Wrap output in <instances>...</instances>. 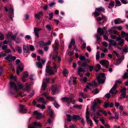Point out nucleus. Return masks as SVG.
I'll return each instance as SVG.
<instances>
[{"label":"nucleus","instance_id":"obj_35","mask_svg":"<svg viewBox=\"0 0 128 128\" xmlns=\"http://www.w3.org/2000/svg\"><path fill=\"white\" fill-rule=\"evenodd\" d=\"M86 121L88 124V123H90V126H92L93 125V123L92 122V121L91 119L89 118V117H88V118H87Z\"/></svg>","mask_w":128,"mask_h":128},{"label":"nucleus","instance_id":"obj_5","mask_svg":"<svg viewBox=\"0 0 128 128\" xmlns=\"http://www.w3.org/2000/svg\"><path fill=\"white\" fill-rule=\"evenodd\" d=\"M105 74L104 73H101L100 75H98L97 77V79L100 84L104 83L105 81L104 78L105 77Z\"/></svg>","mask_w":128,"mask_h":128},{"label":"nucleus","instance_id":"obj_34","mask_svg":"<svg viewBox=\"0 0 128 128\" xmlns=\"http://www.w3.org/2000/svg\"><path fill=\"white\" fill-rule=\"evenodd\" d=\"M49 92L48 91H47L45 92L42 94V95H44L47 98H49L50 97V96L48 95Z\"/></svg>","mask_w":128,"mask_h":128},{"label":"nucleus","instance_id":"obj_45","mask_svg":"<svg viewBox=\"0 0 128 128\" xmlns=\"http://www.w3.org/2000/svg\"><path fill=\"white\" fill-rule=\"evenodd\" d=\"M100 52H97L96 55V60H99L100 59Z\"/></svg>","mask_w":128,"mask_h":128},{"label":"nucleus","instance_id":"obj_36","mask_svg":"<svg viewBox=\"0 0 128 128\" xmlns=\"http://www.w3.org/2000/svg\"><path fill=\"white\" fill-rule=\"evenodd\" d=\"M52 90L53 92H56L58 91V88L56 86H54L52 88Z\"/></svg>","mask_w":128,"mask_h":128},{"label":"nucleus","instance_id":"obj_43","mask_svg":"<svg viewBox=\"0 0 128 128\" xmlns=\"http://www.w3.org/2000/svg\"><path fill=\"white\" fill-rule=\"evenodd\" d=\"M66 116L68 118L67 120V121L69 122H70L71 120V117L70 115L69 114H67Z\"/></svg>","mask_w":128,"mask_h":128},{"label":"nucleus","instance_id":"obj_23","mask_svg":"<svg viewBox=\"0 0 128 128\" xmlns=\"http://www.w3.org/2000/svg\"><path fill=\"white\" fill-rule=\"evenodd\" d=\"M70 97L69 98L64 97L61 98V100L63 102H68V104H70Z\"/></svg>","mask_w":128,"mask_h":128},{"label":"nucleus","instance_id":"obj_22","mask_svg":"<svg viewBox=\"0 0 128 128\" xmlns=\"http://www.w3.org/2000/svg\"><path fill=\"white\" fill-rule=\"evenodd\" d=\"M31 85L30 84H29L28 83L26 84L25 88L24 89L26 92H28L30 90V85Z\"/></svg>","mask_w":128,"mask_h":128},{"label":"nucleus","instance_id":"obj_46","mask_svg":"<svg viewBox=\"0 0 128 128\" xmlns=\"http://www.w3.org/2000/svg\"><path fill=\"white\" fill-rule=\"evenodd\" d=\"M9 13V14H13V12H14V10L11 7V8H10L9 10H8Z\"/></svg>","mask_w":128,"mask_h":128},{"label":"nucleus","instance_id":"obj_12","mask_svg":"<svg viewBox=\"0 0 128 128\" xmlns=\"http://www.w3.org/2000/svg\"><path fill=\"white\" fill-rule=\"evenodd\" d=\"M116 85L114 84L112 88L110 90V92L112 94V96H114L116 94L117 92V91L116 90Z\"/></svg>","mask_w":128,"mask_h":128},{"label":"nucleus","instance_id":"obj_52","mask_svg":"<svg viewBox=\"0 0 128 128\" xmlns=\"http://www.w3.org/2000/svg\"><path fill=\"white\" fill-rule=\"evenodd\" d=\"M82 107V106L81 105H76L74 106V108H78V109H81Z\"/></svg>","mask_w":128,"mask_h":128},{"label":"nucleus","instance_id":"obj_37","mask_svg":"<svg viewBox=\"0 0 128 128\" xmlns=\"http://www.w3.org/2000/svg\"><path fill=\"white\" fill-rule=\"evenodd\" d=\"M16 50L20 53H21L22 52V50H21L20 47L18 46H17L15 48Z\"/></svg>","mask_w":128,"mask_h":128},{"label":"nucleus","instance_id":"obj_8","mask_svg":"<svg viewBox=\"0 0 128 128\" xmlns=\"http://www.w3.org/2000/svg\"><path fill=\"white\" fill-rule=\"evenodd\" d=\"M16 58V57L15 56H12L11 54H8L5 57V59L9 61L12 62V61L15 60Z\"/></svg>","mask_w":128,"mask_h":128},{"label":"nucleus","instance_id":"obj_31","mask_svg":"<svg viewBox=\"0 0 128 128\" xmlns=\"http://www.w3.org/2000/svg\"><path fill=\"white\" fill-rule=\"evenodd\" d=\"M121 35L122 38L128 36V33H126L124 31H122L121 32Z\"/></svg>","mask_w":128,"mask_h":128},{"label":"nucleus","instance_id":"obj_11","mask_svg":"<svg viewBox=\"0 0 128 128\" xmlns=\"http://www.w3.org/2000/svg\"><path fill=\"white\" fill-rule=\"evenodd\" d=\"M24 65L22 64H20L16 68V73L18 74H19L20 72V71L22 72L23 70Z\"/></svg>","mask_w":128,"mask_h":128},{"label":"nucleus","instance_id":"obj_41","mask_svg":"<svg viewBox=\"0 0 128 128\" xmlns=\"http://www.w3.org/2000/svg\"><path fill=\"white\" fill-rule=\"evenodd\" d=\"M109 32L110 34H112L113 33L115 34H117L118 33V32L116 30L112 31L111 29L110 30H109Z\"/></svg>","mask_w":128,"mask_h":128},{"label":"nucleus","instance_id":"obj_64","mask_svg":"<svg viewBox=\"0 0 128 128\" xmlns=\"http://www.w3.org/2000/svg\"><path fill=\"white\" fill-rule=\"evenodd\" d=\"M109 104V103H108L105 102L104 103V105L103 106L104 108H106L108 107Z\"/></svg>","mask_w":128,"mask_h":128},{"label":"nucleus","instance_id":"obj_17","mask_svg":"<svg viewBox=\"0 0 128 128\" xmlns=\"http://www.w3.org/2000/svg\"><path fill=\"white\" fill-rule=\"evenodd\" d=\"M43 12L42 11H40L38 13L35 14V18L38 20H39L40 18L42 16Z\"/></svg>","mask_w":128,"mask_h":128},{"label":"nucleus","instance_id":"obj_13","mask_svg":"<svg viewBox=\"0 0 128 128\" xmlns=\"http://www.w3.org/2000/svg\"><path fill=\"white\" fill-rule=\"evenodd\" d=\"M34 114L35 117L37 119H39L42 118L41 114L38 112L37 110L34 112Z\"/></svg>","mask_w":128,"mask_h":128},{"label":"nucleus","instance_id":"obj_25","mask_svg":"<svg viewBox=\"0 0 128 128\" xmlns=\"http://www.w3.org/2000/svg\"><path fill=\"white\" fill-rule=\"evenodd\" d=\"M72 118L73 120H80V117L79 116L76 115H73Z\"/></svg>","mask_w":128,"mask_h":128},{"label":"nucleus","instance_id":"obj_38","mask_svg":"<svg viewBox=\"0 0 128 128\" xmlns=\"http://www.w3.org/2000/svg\"><path fill=\"white\" fill-rule=\"evenodd\" d=\"M36 107L38 108H40V109H42L45 108V106L44 105H41L39 104H37Z\"/></svg>","mask_w":128,"mask_h":128},{"label":"nucleus","instance_id":"obj_4","mask_svg":"<svg viewBox=\"0 0 128 128\" xmlns=\"http://www.w3.org/2000/svg\"><path fill=\"white\" fill-rule=\"evenodd\" d=\"M37 60L38 62H36V64L37 66L39 68H42V65H44L46 62V59L45 58H42L40 59V57L39 56H37Z\"/></svg>","mask_w":128,"mask_h":128},{"label":"nucleus","instance_id":"obj_60","mask_svg":"<svg viewBox=\"0 0 128 128\" xmlns=\"http://www.w3.org/2000/svg\"><path fill=\"white\" fill-rule=\"evenodd\" d=\"M54 104L55 107L56 108H58L59 106V105L58 103L56 101L54 102Z\"/></svg>","mask_w":128,"mask_h":128},{"label":"nucleus","instance_id":"obj_6","mask_svg":"<svg viewBox=\"0 0 128 128\" xmlns=\"http://www.w3.org/2000/svg\"><path fill=\"white\" fill-rule=\"evenodd\" d=\"M104 9L102 7L96 8L94 12V14L95 16H98L100 15V12H104Z\"/></svg>","mask_w":128,"mask_h":128},{"label":"nucleus","instance_id":"obj_56","mask_svg":"<svg viewBox=\"0 0 128 128\" xmlns=\"http://www.w3.org/2000/svg\"><path fill=\"white\" fill-rule=\"evenodd\" d=\"M53 14L52 12H50L48 14V15L49 16V17L48 18V19L49 20H51L52 18L53 17Z\"/></svg>","mask_w":128,"mask_h":128},{"label":"nucleus","instance_id":"obj_48","mask_svg":"<svg viewBox=\"0 0 128 128\" xmlns=\"http://www.w3.org/2000/svg\"><path fill=\"white\" fill-rule=\"evenodd\" d=\"M68 70H64L63 72L64 75L65 76H67L68 74Z\"/></svg>","mask_w":128,"mask_h":128},{"label":"nucleus","instance_id":"obj_53","mask_svg":"<svg viewBox=\"0 0 128 128\" xmlns=\"http://www.w3.org/2000/svg\"><path fill=\"white\" fill-rule=\"evenodd\" d=\"M70 103H72L73 104H74L75 101L74 100H72V97H70Z\"/></svg>","mask_w":128,"mask_h":128},{"label":"nucleus","instance_id":"obj_16","mask_svg":"<svg viewBox=\"0 0 128 128\" xmlns=\"http://www.w3.org/2000/svg\"><path fill=\"white\" fill-rule=\"evenodd\" d=\"M16 36V35H12V33L11 32H8L6 35V37L8 38H11L12 40H14Z\"/></svg>","mask_w":128,"mask_h":128},{"label":"nucleus","instance_id":"obj_62","mask_svg":"<svg viewBox=\"0 0 128 128\" xmlns=\"http://www.w3.org/2000/svg\"><path fill=\"white\" fill-rule=\"evenodd\" d=\"M51 41L49 40L48 42H45L44 43V46H47L48 45H50L51 43Z\"/></svg>","mask_w":128,"mask_h":128},{"label":"nucleus","instance_id":"obj_1","mask_svg":"<svg viewBox=\"0 0 128 128\" xmlns=\"http://www.w3.org/2000/svg\"><path fill=\"white\" fill-rule=\"evenodd\" d=\"M10 84L11 88L14 89L16 90L17 94L20 95L21 97H23L24 96V94H21L20 92L18 91V90L23 89V84L18 83V87H17L15 84L11 80L10 81Z\"/></svg>","mask_w":128,"mask_h":128},{"label":"nucleus","instance_id":"obj_40","mask_svg":"<svg viewBox=\"0 0 128 128\" xmlns=\"http://www.w3.org/2000/svg\"><path fill=\"white\" fill-rule=\"evenodd\" d=\"M46 84L45 82L42 84V90H46Z\"/></svg>","mask_w":128,"mask_h":128},{"label":"nucleus","instance_id":"obj_3","mask_svg":"<svg viewBox=\"0 0 128 128\" xmlns=\"http://www.w3.org/2000/svg\"><path fill=\"white\" fill-rule=\"evenodd\" d=\"M124 39H122L120 36L117 37L115 41L113 40L110 39V42L112 43V44L114 46L118 45L122 46L124 44Z\"/></svg>","mask_w":128,"mask_h":128},{"label":"nucleus","instance_id":"obj_20","mask_svg":"<svg viewBox=\"0 0 128 128\" xmlns=\"http://www.w3.org/2000/svg\"><path fill=\"white\" fill-rule=\"evenodd\" d=\"M50 117L48 120V123L49 124L51 123L52 122V118L53 117L54 114V111L52 110L51 111L50 113Z\"/></svg>","mask_w":128,"mask_h":128},{"label":"nucleus","instance_id":"obj_9","mask_svg":"<svg viewBox=\"0 0 128 128\" xmlns=\"http://www.w3.org/2000/svg\"><path fill=\"white\" fill-rule=\"evenodd\" d=\"M26 111V108L24 105H20L19 108V111L20 113H25Z\"/></svg>","mask_w":128,"mask_h":128},{"label":"nucleus","instance_id":"obj_54","mask_svg":"<svg viewBox=\"0 0 128 128\" xmlns=\"http://www.w3.org/2000/svg\"><path fill=\"white\" fill-rule=\"evenodd\" d=\"M90 115V112L88 111L86 112V120H87V118L88 117H89V118H90L89 116Z\"/></svg>","mask_w":128,"mask_h":128},{"label":"nucleus","instance_id":"obj_27","mask_svg":"<svg viewBox=\"0 0 128 128\" xmlns=\"http://www.w3.org/2000/svg\"><path fill=\"white\" fill-rule=\"evenodd\" d=\"M36 126H40V124L39 123L35 122L33 124V126H31L28 128H36Z\"/></svg>","mask_w":128,"mask_h":128},{"label":"nucleus","instance_id":"obj_58","mask_svg":"<svg viewBox=\"0 0 128 128\" xmlns=\"http://www.w3.org/2000/svg\"><path fill=\"white\" fill-rule=\"evenodd\" d=\"M16 42L18 44H19L21 41V40L19 38H17L15 40Z\"/></svg>","mask_w":128,"mask_h":128},{"label":"nucleus","instance_id":"obj_18","mask_svg":"<svg viewBox=\"0 0 128 128\" xmlns=\"http://www.w3.org/2000/svg\"><path fill=\"white\" fill-rule=\"evenodd\" d=\"M40 28H34V32L35 35L37 37H39V34L38 32L40 30Z\"/></svg>","mask_w":128,"mask_h":128},{"label":"nucleus","instance_id":"obj_55","mask_svg":"<svg viewBox=\"0 0 128 128\" xmlns=\"http://www.w3.org/2000/svg\"><path fill=\"white\" fill-rule=\"evenodd\" d=\"M114 114L115 115L114 117V118L116 119H118L119 114L117 113L116 112H114Z\"/></svg>","mask_w":128,"mask_h":128},{"label":"nucleus","instance_id":"obj_19","mask_svg":"<svg viewBox=\"0 0 128 128\" xmlns=\"http://www.w3.org/2000/svg\"><path fill=\"white\" fill-rule=\"evenodd\" d=\"M87 85L90 88H93L97 86L95 81L92 82V83H88Z\"/></svg>","mask_w":128,"mask_h":128},{"label":"nucleus","instance_id":"obj_33","mask_svg":"<svg viewBox=\"0 0 128 128\" xmlns=\"http://www.w3.org/2000/svg\"><path fill=\"white\" fill-rule=\"evenodd\" d=\"M114 2L113 1H111L110 3L109 4L108 7L109 8H111L114 7Z\"/></svg>","mask_w":128,"mask_h":128},{"label":"nucleus","instance_id":"obj_63","mask_svg":"<svg viewBox=\"0 0 128 128\" xmlns=\"http://www.w3.org/2000/svg\"><path fill=\"white\" fill-rule=\"evenodd\" d=\"M126 95V93L125 92H122L121 94V98H123Z\"/></svg>","mask_w":128,"mask_h":128},{"label":"nucleus","instance_id":"obj_28","mask_svg":"<svg viewBox=\"0 0 128 128\" xmlns=\"http://www.w3.org/2000/svg\"><path fill=\"white\" fill-rule=\"evenodd\" d=\"M38 102H40L44 104L46 103V102L44 100V98L42 97H40L38 99Z\"/></svg>","mask_w":128,"mask_h":128},{"label":"nucleus","instance_id":"obj_49","mask_svg":"<svg viewBox=\"0 0 128 128\" xmlns=\"http://www.w3.org/2000/svg\"><path fill=\"white\" fill-rule=\"evenodd\" d=\"M95 36L96 37L97 40H101L102 38V37L100 36H98L97 34H96Z\"/></svg>","mask_w":128,"mask_h":128},{"label":"nucleus","instance_id":"obj_14","mask_svg":"<svg viewBox=\"0 0 128 128\" xmlns=\"http://www.w3.org/2000/svg\"><path fill=\"white\" fill-rule=\"evenodd\" d=\"M106 19V17L104 15H102V18L98 17L96 18V21L98 24H101V22L100 21L102 19Z\"/></svg>","mask_w":128,"mask_h":128},{"label":"nucleus","instance_id":"obj_42","mask_svg":"<svg viewBox=\"0 0 128 128\" xmlns=\"http://www.w3.org/2000/svg\"><path fill=\"white\" fill-rule=\"evenodd\" d=\"M102 44L105 47H107L108 46L107 42L104 41L102 42Z\"/></svg>","mask_w":128,"mask_h":128},{"label":"nucleus","instance_id":"obj_15","mask_svg":"<svg viewBox=\"0 0 128 128\" xmlns=\"http://www.w3.org/2000/svg\"><path fill=\"white\" fill-rule=\"evenodd\" d=\"M106 31V32H107L106 31V30L104 28H99L97 30L98 32L101 35H102Z\"/></svg>","mask_w":128,"mask_h":128},{"label":"nucleus","instance_id":"obj_39","mask_svg":"<svg viewBox=\"0 0 128 128\" xmlns=\"http://www.w3.org/2000/svg\"><path fill=\"white\" fill-rule=\"evenodd\" d=\"M100 66L99 64H98L97 65V66L95 68L96 71L97 72L100 70Z\"/></svg>","mask_w":128,"mask_h":128},{"label":"nucleus","instance_id":"obj_51","mask_svg":"<svg viewBox=\"0 0 128 128\" xmlns=\"http://www.w3.org/2000/svg\"><path fill=\"white\" fill-rule=\"evenodd\" d=\"M29 78L30 80H34L35 79V78L34 77V76L33 75H30V76H29Z\"/></svg>","mask_w":128,"mask_h":128},{"label":"nucleus","instance_id":"obj_30","mask_svg":"<svg viewBox=\"0 0 128 128\" xmlns=\"http://www.w3.org/2000/svg\"><path fill=\"white\" fill-rule=\"evenodd\" d=\"M79 58L82 61L85 60L86 61H88V60L86 59L84 56L82 55L80 56Z\"/></svg>","mask_w":128,"mask_h":128},{"label":"nucleus","instance_id":"obj_59","mask_svg":"<svg viewBox=\"0 0 128 128\" xmlns=\"http://www.w3.org/2000/svg\"><path fill=\"white\" fill-rule=\"evenodd\" d=\"M10 78L11 79H12L14 80H16V76H14L12 75L10 76Z\"/></svg>","mask_w":128,"mask_h":128},{"label":"nucleus","instance_id":"obj_10","mask_svg":"<svg viewBox=\"0 0 128 128\" xmlns=\"http://www.w3.org/2000/svg\"><path fill=\"white\" fill-rule=\"evenodd\" d=\"M100 63L101 64L105 66V67L106 68H108V67L109 63L107 60H102L100 62Z\"/></svg>","mask_w":128,"mask_h":128},{"label":"nucleus","instance_id":"obj_24","mask_svg":"<svg viewBox=\"0 0 128 128\" xmlns=\"http://www.w3.org/2000/svg\"><path fill=\"white\" fill-rule=\"evenodd\" d=\"M98 105V104L96 102H94V104L91 107V109L95 112L96 111V107Z\"/></svg>","mask_w":128,"mask_h":128},{"label":"nucleus","instance_id":"obj_21","mask_svg":"<svg viewBox=\"0 0 128 128\" xmlns=\"http://www.w3.org/2000/svg\"><path fill=\"white\" fill-rule=\"evenodd\" d=\"M23 49L24 52L29 53V50L28 48V46L27 45H23Z\"/></svg>","mask_w":128,"mask_h":128},{"label":"nucleus","instance_id":"obj_61","mask_svg":"<svg viewBox=\"0 0 128 128\" xmlns=\"http://www.w3.org/2000/svg\"><path fill=\"white\" fill-rule=\"evenodd\" d=\"M100 109L98 110L96 114L97 116L96 117V118H98V117L100 116L101 115V114L100 113Z\"/></svg>","mask_w":128,"mask_h":128},{"label":"nucleus","instance_id":"obj_50","mask_svg":"<svg viewBox=\"0 0 128 128\" xmlns=\"http://www.w3.org/2000/svg\"><path fill=\"white\" fill-rule=\"evenodd\" d=\"M121 89L120 90V92H125L126 90V89L125 87H121Z\"/></svg>","mask_w":128,"mask_h":128},{"label":"nucleus","instance_id":"obj_32","mask_svg":"<svg viewBox=\"0 0 128 128\" xmlns=\"http://www.w3.org/2000/svg\"><path fill=\"white\" fill-rule=\"evenodd\" d=\"M75 43L74 40L73 38H72L71 40V42L68 48H70L72 47V45L74 44Z\"/></svg>","mask_w":128,"mask_h":128},{"label":"nucleus","instance_id":"obj_29","mask_svg":"<svg viewBox=\"0 0 128 128\" xmlns=\"http://www.w3.org/2000/svg\"><path fill=\"white\" fill-rule=\"evenodd\" d=\"M114 22L115 24H118L122 23L123 21H121L119 18L116 19L114 20Z\"/></svg>","mask_w":128,"mask_h":128},{"label":"nucleus","instance_id":"obj_2","mask_svg":"<svg viewBox=\"0 0 128 128\" xmlns=\"http://www.w3.org/2000/svg\"><path fill=\"white\" fill-rule=\"evenodd\" d=\"M51 62L48 61L46 67V73H48L49 75L53 74L55 72L57 71V69L55 66L54 67L50 68V65Z\"/></svg>","mask_w":128,"mask_h":128},{"label":"nucleus","instance_id":"obj_26","mask_svg":"<svg viewBox=\"0 0 128 128\" xmlns=\"http://www.w3.org/2000/svg\"><path fill=\"white\" fill-rule=\"evenodd\" d=\"M80 97L84 98H86L87 97V96L85 93H83L82 92H80L79 94Z\"/></svg>","mask_w":128,"mask_h":128},{"label":"nucleus","instance_id":"obj_47","mask_svg":"<svg viewBox=\"0 0 128 128\" xmlns=\"http://www.w3.org/2000/svg\"><path fill=\"white\" fill-rule=\"evenodd\" d=\"M28 76V73L27 72H24L22 77L24 78H27Z\"/></svg>","mask_w":128,"mask_h":128},{"label":"nucleus","instance_id":"obj_57","mask_svg":"<svg viewBox=\"0 0 128 128\" xmlns=\"http://www.w3.org/2000/svg\"><path fill=\"white\" fill-rule=\"evenodd\" d=\"M46 28L49 30H51L52 29V28L51 27L50 25V24L47 25L46 26Z\"/></svg>","mask_w":128,"mask_h":128},{"label":"nucleus","instance_id":"obj_44","mask_svg":"<svg viewBox=\"0 0 128 128\" xmlns=\"http://www.w3.org/2000/svg\"><path fill=\"white\" fill-rule=\"evenodd\" d=\"M100 112H102L103 114L105 116H107V113L105 110H100Z\"/></svg>","mask_w":128,"mask_h":128},{"label":"nucleus","instance_id":"obj_7","mask_svg":"<svg viewBox=\"0 0 128 128\" xmlns=\"http://www.w3.org/2000/svg\"><path fill=\"white\" fill-rule=\"evenodd\" d=\"M81 64V62L80 61H78V64L80 66L78 68V74L80 75L81 76H83V74H80V72H84L85 71L84 69H83L82 68L80 64Z\"/></svg>","mask_w":128,"mask_h":128}]
</instances>
